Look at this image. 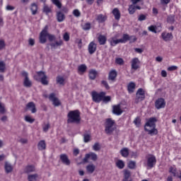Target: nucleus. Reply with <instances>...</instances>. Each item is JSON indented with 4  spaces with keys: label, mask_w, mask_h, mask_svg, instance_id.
<instances>
[{
    "label": "nucleus",
    "mask_w": 181,
    "mask_h": 181,
    "mask_svg": "<svg viewBox=\"0 0 181 181\" xmlns=\"http://www.w3.org/2000/svg\"><path fill=\"white\" fill-rule=\"evenodd\" d=\"M108 42L112 46H117V45L121 43V40L118 39V35H115V37L109 39Z\"/></svg>",
    "instance_id": "obj_14"
},
{
    "label": "nucleus",
    "mask_w": 181,
    "mask_h": 181,
    "mask_svg": "<svg viewBox=\"0 0 181 181\" xmlns=\"http://www.w3.org/2000/svg\"><path fill=\"white\" fill-rule=\"evenodd\" d=\"M63 45V40H59L58 41H55L54 42L50 43V46L52 49H57V47H59V46H62Z\"/></svg>",
    "instance_id": "obj_22"
},
{
    "label": "nucleus",
    "mask_w": 181,
    "mask_h": 181,
    "mask_svg": "<svg viewBox=\"0 0 181 181\" xmlns=\"http://www.w3.org/2000/svg\"><path fill=\"white\" fill-rule=\"evenodd\" d=\"M113 114L116 115H121L122 114V110L121 109V106L119 105L113 106Z\"/></svg>",
    "instance_id": "obj_23"
},
{
    "label": "nucleus",
    "mask_w": 181,
    "mask_h": 181,
    "mask_svg": "<svg viewBox=\"0 0 181 181\" xmlns=\"http://www.w3.org/2000/svg\"><path fill=\"white\" fill-rule=\"evenodd\" d=\"M87 70V66L86 64H81L78 66V72L79 74H83Z\"/></svg>",
    "instance_id": "obj_35"
},
{
    "label": "nucleus",
    "mask_w": 181,
    "mask_h": 181,
    "mask_svg": "<svg viewBox=\"0 0 181 181\" xmlns=\"http://www.w3.org/2000/svg\"><path fill=\"white\" fill-rule=\"evenodd\" d=\"M148 30L153 33H158V32H160V30H162V27L152 25L148 27Z\"/></svg>",
    "instance_id": "obj_15"
},
{
    "label": "nucleus",
    "mask_w": 181,
    "mask_h": 181,
    "mask_svg": "<svg viewBox=\"0 0 181 181\" xmlns=\"http://www.w3.org/2000/svg\"><path fill=\"white\" fill-rule=\"evenodd\" d=\"M49 100L52 101L54 107H59L60 105V100L56 97V94L51 93L49 96Z\"/></svg>",
    "instance_id": "obj_10"
},
{
    "label": "nucleus",
    "mask_w": 181,
    "mask_h": 181,
    "mask_svg": "<svg viewBox=\"0 0 181 181\" xmlns=\"http://www.w3.org/2000/svg\"><path fill=\"white\" fill-rule=\"evenodd\" d=\"M161 37L165 42H169L173 37V35L170 33L164 32L161 34Z\"/></svg>",
    "instance_id": "obj_17"
},
{
    "label": "nucleus",
    "mask_w": 181,
    "mask_h": 181,
    "mask_svg": "<svg viewBox=\"0 0 181 181\" xmlns=\"http://www.w3.org/2000/svg\"><path fill=\"white\" fill-rule=\"evenodd\" d=\"M165 105L166 102H165V99L162 98H158L155 103V106L157 110H160V108H165Z\"/></svg>",
    "instance_id": "obj_8"
},
{
    "label": "nucleus",
    "mask_w": 181,
    "mask_h": 181,
    "mask_svg": "<svg viewBox=\"0 0 181 181\" xmlns=\"http://www.w3.org/2000/svg\"><path fill=\"white\" fill-rule=\"evenodd\" d=\"M73 15L74 16H76V18H78V16H80V15H81V13H80V11H78V9H75L73 11Z\"/></svg>",
    "instance_id": "obj_54"
},
{
    "label": "nucleus",
    "mask_w": 181,
    "mask_h": 181,
    "mask_svg": "<svg viewBox=\"0 0 181 181\" xmlns=\"http://www.w3.org/2000/svg\"><path fill=\"white\" fill-rule=\"evenodd\" d=\"M37 148L39 151H43L46 149V142H45L44 140H41L37 144Z\"/></svg>",
    "instance_id": "obj_32"
},
{
    "label": "nucleus",
    "mask_w": 181,
    "mask_h": 181,
    "mask_svg": "<svg viewBox=\"0 0 181 181\" xmlns=\"http://www.w3.org/2000/svg\"><path fill=\"white\" fill-rule=\"evenodd\" d=\"M27 110H29L31 111L33 114H35L36 112V105H35V103L33 102H30L26 105Z\"/></svg>",
    "instance_id": "obj_18"
},
{
    "label": "nucleus",
    "mask_w": 181,
    "mask_h": 181,
    "mask_svg": "<svg viewBox=\"0 0 181 181\" xmlns=\"http://www.w3.org/2000/svg\"><path fill=\"white\" fill-rule=\"evenodd\" d=\"M115 163L118 169H124L125 168V162L122 160H117Z\"/></svg>",
    "instance_id": "obj_30"
},
{
    "label": "nucleus",
    "mask_w": 181,
    "mask_h": 181,
    "mask_svg": "<svg viewBox=\"0 0 181 181\" xmlns=\"http://www.w3.org/2000/svg\"><path fill=\"white\" fill-rule=\"evenodd\" d=\"M52 1L59 9H60V8H62V3H60V0H52Z\"/></svg>",
    "instance_id": "obj_48"
},
{
    "label": "nucleus",
    "mask_w": 181,
    "mask_h": 181,
    "mask_svg": "<svg viewBox=\"0 0 181 181\" xmlns=\"http://www.w3.org/2000/svg\"><path fill=\"white\" fill-rule=\"evenodd\" d=\"M30 9L33 15H36V12H37V5H36L35 4H31Z\"/></svg>",
    "instance_id": "obj_42"
},
{
    "label": "nucleus",
    "mask_w": 181,
    "mask_h": 181,
    "mask_svg": "<svg viewBox=\"0 0 181 181\" xmlns=\"http://www.w3.org/2000/svg\"><path fill=\"white\" fill-rule=\"evenodd\" d=\"M64 77L62 76H58L57 77V84H60V86H64Z\"/></svg>",
    "instance_id": "obj_39"
},
{
    "label": "nucleus",
    "mask_w": 181,
    "mask_h": 181,
    "mask_svg": "<svg viewBox=\"0 0 181 181\" xmlns=\"http://www.w3.org/2000/svg\"><path fill=\"white\" fill-rule=\"evenodd\" d=\"M135 125H136V127H139V125H141V119L139 117H136L134 121Z\"/></svg>",
    "instance_id": "obj_57"
},
{
    "label": "nucleus",
    "mask_w": 181,
    "mask_h": 181,
    "mask_svg": "<svg viewBox=\"0 0 181 181\" xmlns=\"http://www.w3.org/2000/svg\"><path fill=\"white\" fill-rule=\"evenodd\" d=\"M97 77V71L92 69L89 71V78L90 80H95Z\"/></svg>",
    "instance_id": "obj_36"
},
{
    "label": "nucleus",
    "mask_w": 181,
    "mask_h": 181,
    "mask_svg": "<svg viewBox=\"0 0 181 181\" xmlns=\"http://www.w3.org/2000/svg\"><path fill=\"white\" fill-rule=\"evenodd\" d=\"M96 21L99 23H103L105 21H107V17L103 14H99L96 16Z\"/></svg>",
    "instance_id": "obj_29"
},
{
    "label": "nucleus",
    "mask_w": 181,
    "mask_h": 181,
    "mask_svg": "<svg viewBox=\"0 0 181 181\" xmlns=\"http://www.w3.org/2000/svg\"><path fill=\"white\" fill-rule=\"evenodd\" d=\"M136 9L141 10V6H135V4L131 5L129 7V13L130 15H134V13H135V11H136Z\"/></svg>",
    "instance_id": "obj_20"
},
{
    "label": "nucleus",
    "mask_w": 181,
    "mask_h": 181,
    "mask_svg": "<svg viewBox=\"0 0 181 181\" xmlns=\"http://www.w3.org/2000/svg\"><path fill=\"white\" fill-rule=\"evenodd\" d=\"M49 128H50V124L49 123L44 124L43 126L44 132H47V131H49Z\"/></svg>",
    "instance_id": "obj_55"
},
{
    "label": "nucleus",
    "mask_w": 181,
    "mask_h": 181,
    "mask_svg": "<svg viewBox=\"0 0 181 181\" xmlns=\"http://www.w3.org/2000/svg\"><path fill=\"white\" fill-rule=\"evenodd\" d=\"M80 119V112L78 110H71L68 113V124H78Z\"/></svg>",
    "instance_id": "obj_2"
},
{
    "label": "nucleus",
    "mask_w": 181,
    "mask_h": 181,
    "mask_svg": "<svg viewBox=\"0 0 181 181\" xmlns=\"http://www.w3.org/2000/svg\"><path fill=\"white\" fill-rule=\"evenodd\" d=\"M136 97V100L138 101H144V100H145V90L143 88L138 89Z\"/></svg>",
    "instance_id": "obj_7"
},
{
    "label": "nucleus",
    "mask_w": 181,
    "mask_h": 181,
    "mask_svg": "<svg viewBox=\"0 0 181 181\" xmlns=\"http://www.w3.org/2000/svg\"><path fill=\"white\" fill-rule=\"evenodd\" d=\"M6 11H13L15 7L13 6L7 5L6 7Z\"/></svg>",
    "instance_id": "obj_64"
},
{
    "label": "nucleus",
    "mask_w": 181,
    "mask_h": 181,
    "mask_svg": "<svg viewBox=\"0 0 181 181\" xmlns=\"http://www.w3.org/2000/svg\"><path fill=\"white\" fill-rule=\"evenodd\" d=\"M82 28L83 29V30H90V29H91V23H85L82 24Z\"/></svg>",
    "instance_id": "obj_41"
},
{
    "label": "nucleus",
    "mask_w": 181,
    "mask_h": 181,
    "mask_svg": "<svg viewBox=\"0 0 181 181\" xmlns=\"http://www.w3.org/2000/svg\"><path fill=\"white\" fill-rule=\"evenodd\" d=\"M22 76L24 77L23 84L24 87H32V81L29 79V74L26 71L22 72Z\"/></svg>",
    "instance_id": "obj_6"
},
{
    "label": "nucleus",
    "mask_w": 181,
    "mask_h": 181,
    "mask_svg": "<svg viewBox=\"0 0 181 181\" xmlns=\"http://www.w3.org/2000/svg\"><path fill=\"white\" fill-rule=\"evenodd\" d=\"M115 77H117V71H115V70H112L109 73V80L113 81V80H115Z\"/></svg>",
    "instance_id": "obj_38"
},
{
    "label": "nucleus",
    "mask_w": 181,
    "mask_h": 181,
    "mask_svg": "<svg viewBox=\"0 0 181 181\" xmlns=\"http://www.w3.org/2000/svg\"><path fill=\"white\" fill-rule=\"evenodd\" d=\"M6 65L5 64V62L0 61V72L4 73L5 71Z\"/></svg>",
    "instance_id": "obj_47"
},
{
    "label": "nucleus",
    "mask_w": 181,
    "mask_h": 181,
    "mask_svg": "<svg viewBox=\"0 0 181 181\" xmlns=\"http://www.w3.org/2000/svg\"><path fill=\"white\" fill-rule=\"evenodd\" d=\"M35 170H36V168H35V165H26L23 168L24 173H32V172H35Z\"/></svg>",
    "instance_id": "obj_16"
},
{
    "label": "nucleus",
    "mask_w": 181,
    "mask_h": 181,
    "mask_svg": "<svg viewBox=\"0 0 181 181\" xmlns=\"http://www.w3.org/2000/svg\"><path fill=\"white\" fill-rule=\"evenodd\" d=\"M104 103H108V101H111V97L110 96H104L102 99Z\"/></svg>",
    "instance_id": "obj_60"
},
{
    "label": "nucleus",
    "mask_w": 181,
    "mask_h": 181,
    "mask_svg": "<svg viewBox=\"0 0 181 181\" xmlns=\"http://www.w3.org/2000/svg\"><path fill=\"white\" fill-rule=\"evenodd\" d=\"M124 180L123 181H127L129 180V179H131V172L128 170H124Z\"/></svg>",
    "instance_id": "obj_34"
},
{
    "label": "nucleus",
    "mask_w": 181,
    "mask_h": 181,
    "mask_svg": "<svg viewBox=\"0 0 181 181\" xmlns=\"http://www.w3.org/2000/svg\"><path fill=\"white\" fill-rule=\"evenodd\" d=\"M115 62L117 64H124V59H122V58L116 59Z\"/></svg>",
    "instance_id": "obj_62"
},
{
    "label": "nucleus",
    "mask_w": 181,
    "mask_h": 181,
    "mask_svg": "<svg viewBox=\"0 0 181 181\" xmlns=\"http://www.w3.org/2000/svg\"><path fill=\"white\" fill-rule=\"evenodd\" d=\"M5 105L0 103V112L1 114H5Z\"/></svg>",
    "instance_id": "obj_52"
},
{
    "label": "nucleus",
    "mask_w": 181,
    "mask_h": 181,
    "mask_svg": "<svg viewBox=\"0 0 181 181\" xmlns=\"http://www.w3.org/2000/svg\"><path fill=\"white\" fill-rule=\"evenodd\" d=\"M98 42L100 45H105V42H107V37L104 35H100L98 37Z\"/></svg>",
    "instance_id": "obj_40"
},
{
    "label": "nucleus",
    "mask_w": 181,
    "mask_h": 181,
    "mask_svg": "<svg viewBox=\"0 0 181 181\" xmlns=\"http://www.w3.org/2000/svg\"><path fill=\"white\" fill-rule=\"evenodd\" d=\"M128 168L129 169H135L136 168V163L135 161H129L128 163Z\"/></svg>",
    "instance_id": "obj_45"
},
{
    "label": "nucleus",
    "mask_w": 181,
    "mask_h": 181,
    "mask_svg": "<svg viewBox=\"0 0 181 181\" xmlns=\"http://www.w3.org/2000/svg\"><path fill=\"white\" fill-rule=\"evenodd\" d=\"M129 39V35L127 34H124L122 38L120 39L121 43H127Z\"/></svg>",
    "instance_id": "obj_43"
},
{
    "label": "nucleus",
    "mask_w": 181,
    "mask_h": 181,
    "mask_svg": "<svg viewBox=\"0 0 181 181\" xmlns=\"http://www.w3.org/2000/svg\"><path fill=\"white\" fill-rule=\"evenodd\" d=\"M83 141L86 143L90 142V141H91V136L88 134H85L83 135Z\"/></svg>",
    "instance_id": "obj_46"
},
{
    "label": "nucleus",
    "mask_w": 181,
    "mask_h": 181,
    "mask_svg": "<svg viewBox=\"0 0 181 181\" xmlns=\"http://www.w3.org/2000/svg\"><path fill=\"white\" fill-rule=\"evenodd\" d=\"M120 154L123 158H128L129 155V149L128 148H123L120 150Z\"/></svg>",
    "instance_id": "obj_26"
},
{
    "label": "nucleus",
    "mask_w": 181,
    "mask_h": 181,
    "mask_svg": "<svg viewBox=\"0 0 181 181\" xmlns=\"http://www.w3.org/2000/svg\"><path fill=\"white\" fill-rule=\"evenodd\" d=\"M112 13L115 16V19L116 21H119V19H121V12L118 8H114L112 11Z\"/></svg>",
    "instance_id": "obj_19"
},
{
    "label": "nucleus",
    "mask_w": 181,
    "mask_h": 181,
    "mask_svg": "<svg viewBox=\"0 0 181 181\" xmlns=\"http://www.w3.org/2000/svg\"><path fill=\"white\" fill-rule=\"evenodd\" d=\"M48 39L49 40V42H53V40H56V37L53 35H50L48 33Z\"/></svg>",
    "instance_id": "obj_58"
},
{
    "label": "nucleus",
    "mask_w": 181,
    "mask_h": 181,
    "mask_svg": "<svg viewBox=\"0 0 181 181\" xmlns=\"http://www.w3.org/2000/svg\"><path fill=\"white\" fill-rule=\"evenodd\" d=\"M37 76H35V78L37 81L42 80V78H45V77H47L46 74L43 71H39L37 73Z\"/></svg>",
    "instance_id": "obj_37"
},
{
    "label": "nucleus",
    "mask_w": 181,
    "mask_h": 181,
    "mask_svg": "<svg viewBox=\"0 0 181 181\" xmlns=\"http://www.w3.org/2000/svg\"><path fill=\"white\" fill-rule=\"evenodd\" d=\"M4 169L6 170V173H11L12 170H13V166L10 163L6 162Z\"/></svg>",
    "instance_id": "obj_24"
},
{
    "label": "nucleus",
    "mask_w": 181,
    "mask_h": 181,
    "mask_svg": "<svg viewBox=\"0 0 181 181\" xmlns=\"http://www.w3.org/2000/svg\"><path fill=\"white\" fill-rule=\"evenodd\" d=\"M63 39L65 42H69L70 40V35L68 33H65L63 35Z\"/></svg>",
    "instance_id": "obj_51"
},
{
    "label": "nucleus",
    "mask_w": 181,
    "mask_h": 181,
    "mask_svg": "<svg viewBox=\"0 0 181 181\" xmlns=\"http://www.w3.org/2000/svg\"><path fill=\"white\" fill-rule=\"evenodd\" d=\"M95 170V166L94 164H89L86 166V171L88 173H94V171Z\"/></svg>",
    "instance_id": "obj_31"
},
{
    "label": "nucleus",
    "mask_w": 181,
    "mask_h": 181,
    "mask_svg": "<svg viewBox=\"0 0 181 181\" xmlns=\"http://www.w3.org/2000/svg\"><path fill=\"white\" fill-rule=\"evenodd\" d=\"M38 179H39V175L37 174L28 175V181H37Z\"/></svg>",
    "instance_id": "obj_33"
},
{
    "label": "nucleus",
    "mask_w": 181,
    "mask_h": 181,
    "mask_svg": "<svg viewBox=\"0 0 181 181\" xmlns=\"http://www.w3.org/2000/svg\"><path fill=\"white\" fill-rule=\"evenodd\" d=\"M105 95V92L97 93L95 91L92 92V98L95 103H100L103 101Z\"/></svg>",
    "instance_id": "obj_5"
},
{
    "label": "nucleus",
    "mask_w": 181,
    "mask_h": 181,
    "mask_svg": "<svg viewBox=\"0 0 181 181\" xmlns=\"http://www.w3.org/2000/svg\"><path fill=\"white\" fill-rule=\"evenodd\" d=\"M156 119L155 117H151L148 119L147 122L145 124L144 129L148 134V135H158V129H156Z\"/></svg>",
    "instance_id": "obj_1"
},
{
    "label": "nucleus",
    "mask_w": 181,
    "mask_h": 181,
    "mask_svg": "<svg viewBox=\"0 0 181 181\" xmlns=\"http://www.w3.org/2000/svg\"><path fill=\"white\" fill-rule=\"evenodd\" d=\"M40 81L44 86H47V84H49V81H47V76H45V78L40 79Z\"/></svg>",
    "instance_id": "obj_50"
},
{
    "label": "nucleus",
    "mask_w": 181,
    "mask_h": 181,
    "mask_svg": "<svg viewBox=\"0 0 181 181\" xmlns=\"http://www.w3.org/2000/svg\"><path fill=\"white\" fill-rule=\"evenodd\" d=\"M88 53L90 54H94L95 50H97V45L94 42H90L88 47Z\"/></svg>",
    "instance_id": "obj_13"
},
{
    "label": "nucleus",
    "mask_w": 181,
    "mask_h": 181,
    "mask_svg": "<svg viewBox=\"0 0 181 181\" xmlns=\"http://www.w3.org/2000/svg\"><path fill=\"white\" fill-rule=\"evenodd\" d=\"M57 19L58 22H63V21H64V19H66V16H64V14L63 13H62V11H58L57 13Z\"/></svg>",
    "instance_id": "obj_27"
},
{
    "label": "nucleus",
    "mask_w": 181,
    "mask_h": 181,
    "mask_svg": "<svg viewBox=\"0 0 181 181\" xmlns=\"http://www.w3.org/2000/svg\"><path fill=\"white\" fill-rule=\"evenodd\" d=\"M139 64H141V61H139V59L135 57L131 60L132 70H138V69H139Z\"/></svg>",
    "instance_id": "obj_9"
},
{
    "label": "nucleus",
    "mask_w": 181,
    "mask_h": 181,
    "mask_svg": "<svg viewBox=\"0 0 181 181\" xmlns=\"http://www.w3.org/2000/svg\"><path fill=\"white\" fill-rule=\"evenodd\" d=\"M43 11L45 12V13H50V8H49L47 6H44Z\"/></svg>",
    "instance_id": "obj_61"
},
{
    "label": "nucleus",
    "mask_w": 181,
    "mask_h": 181,
    "mask_svg": "<svg viewBox=\"0 0 181 181\" xmlns=\"http://www.w3.org/2000/svg\"><path fill=\"white\" fill-rule=\"evenodd\" d=\"M47 29H49V27L46 25L40 33V42H41L42 45L47 42V37L49 36V32H47Z\"/></svg>",
    "instance_id": "obj_4"
},
{
    "label": "nucleus",
    "mask_w": 181,
    "mask_h": 181,
    "mask_svg": "<svg viewBox=\"0 0 181 181\" xmlns=\"http://www.w3.org/2000/svg\"><path fill=\"white\" fill-rule=\"evenodd\" d=\"M175 70H177V66L173 65V66H169L168 68V71H175Z\"/></svg>",
    "instance_id": "obj_56"
},
{
    "label": "nucleus",
    "mask_w": 181,
    "mask_h": 181,
    "mask_svg": "<svg viewBox=\"0 0 181 181\" xmlns=\"http://www.w3.org/2000/svg\"><path fill=\"white\" fill-rule=\"evenodd\" d=\"M25 121H26V122H29L30 124H33V122H35V119L30 115H27L25 117Z\"/></svg>",
    "instance_id": "obj_44"
},
{
    "label": "nucleus",
    "mask_w": 181,
    "mask_h": 181,
    "mask_svg": "<svg viewBox=\"0 0 181 181\" xmlns=\"http://www.w3.org/2000/svg\"><path fill=\"white\" fill-rule=\"evenodd\" d=\"M135 83L134 82H130L128 86H127V90L129 91V93L131 94L132 93H134V91H135Z\"/></svg>",
    "instance_id": "obj_28"
},
{
    "label": "nucleus",
    "mask_w": 181,
    "mask_h": 181,
    "mask_svg": "<svg viewBox=\"0 0 181 181\" xmlns=\"http://www.w3.org/2000/svg\"><path fill=\"white\" fill-rule=\"evenodd\" d=\"M93 151H100L101 149V146L98 143H95L93 146Z\"/></svg>",
    "instance_id": "obj_49"
},
{
    "label": "nucleus",
    "mask_w": 181,
    "mask_h": 181,
    "mask_svg": "<svg viewBox=\"0 0 181 181\" xmlns=\"http://www.w3.org/2000/svg\"><path fill=\"white\" fill-rule=\"evenodd\" d=\"M60 159L62 162L64 163V165H66L67 166L70 165V160L69 159V157H67V155L62 154L60 156Z\"/></svg>",
    "instance_id": "obj_21"
},
{
    "label": "nucleus",
    "mask_w": 181,
    "mask_h": 181,
    "mask_svg": "<svg viewBox=\"0 0 181 181\" xmlns=\"http://www.w3.org/2000/svg\"><path fill=\"white\" fill-rule=\"evenodd\" d=\"M167 21L168 23H173L175 22V16H168Z\"/></svg>",
    "instance_id": "obj_53"
},
{
    "label": "nucleus",
    "mask_w": 181,
    "mask_h": 181,
    "mask_svg": "<svg viewBox=\"0 0 181 181\" xmlns=\"http://www.w3.org/2000/svg\"><path fill=\"white\" fill-rule=\"evenodd\" d=\"M88 159H91V160H97L98 159V156L97 154H95V153H89L86 154L85 158H83V162H88Z\"/></svg>",
    "instance_id": "obj_12"
},
{
    "label": "nucleus",
    "mask_w": 181,
    "mask_h": 181,
    "mask_svg": "<svg viewBox=\"0 0 181 181\" xmlns=\"http://www.w3.org/2000/svg\"><path fill=\"white\" fill-rule=\"evenodd\" d=\"M102 84L105 87L106 90H110V86H108V83L106 81H102Z\"/></svg>",
    "instance_id": "obj_59"
},
{
    "label": "nucleus",
    "mask_w": 181,
    "mask_h": 181,
    "mask_svg": "<svg viewBox=\"0 0 181 181\" xmlns=\"http://www.w3.org/2000/svg\"><path fill=\"white\" fill-rule=\"evenodd\" d=\"M169 173H171V175H173L175 177H177L179 175V173H177V168H176V166L175 165L170 167Z\"/></svg>",
    "instance_id": "obj_25"
},
{
    "label": "nucleus",
    "mask_w": 181,
    "mask_h": 181,
    "mask_svg": "<svg viewBox=\"0 0 181 181\" xmlns=\"http://www.w3.org/2000/svg\"><path fill=\"white\" fill-rule=\"evenodd\" d=\"M147 165L149 168H153L156 165V158L152 155L148 156L147 158Z\"/></svg>",
    "instance_id": "obj_11"
},
{
    "label": "nucleus",
    "mask_w": 181,
    "mask_h": 181,
    "mask_svg": "<svg viewBox=\"0 0 181 181\" xmlns=\"http://www.w3.org/2000/svg\"><path fill=\"white\" fill-rule=\"evenodd\" d=\"M105 131L107 135H111L115 131V122L111 119H107L106 120Z\"/></svg>",
    "instance_id": "obj_3"
},
{
    "label": "nucleus",
    "mask_w": 181,
    "mask_h": 181,
    "mask_svg": "<svg viewBox=\"0 0 181 181\" xmlns=\"http://www.w3.org/2000/svg\"><path fill=\"white\" fill-rule=\"evenodd\" d=\"M139 21H145L146 19V16L141 14L139 16Z\"/></svg>",
    "instance_id": "obj_63"
}]
</instances>
